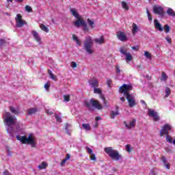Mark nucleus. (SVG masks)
<instances>
[{"mask_svg": "<svg viewBox=\"0 0 175 175\" xmlns=\"http://www.w3.org/2000/svg\"><path fill=\"white\" fill-rule=\"evenodd\" d=\"M3 120L8 134L11 139H14L16 132L14 131V126H16V131H19L20 129L18 126H17V118L10 112H5L3 114Z\"/></svg>", "mask_w": 175, "mask_h": 175, "instance_id": "f257e3e1", "label": "nucleus"}, {"mask_svg": "<svg viewBox=\"0 0 175 175\" xmlns=\"http://www.w3.org/2000/svg\"><path fill=\"white\" fill-rule=\"evenodd\" d=\"M104 151L109 155V158H111V159H116V161H120V159H122V155L120 154L118 150L113 149L112 147L105 148Z\"/></svg>", "mask_w": 175, "mask_h": 175, "instance_id": "f03ea898", "label": "nucleus"}, {"mask_svg": "<svg viewBox=\"0 0 175 175\" xmlns=\"http://www.w3.org/2000/svg\"><path fill=\"white\" fill-rule=\"evenodd\" d=\"M93 46L94 41L92 40V38L91 36L86 37L84 40L83 49L90 55L94 54V50H92Z\"/></svg>", "mask_w": 175, "mask_h": 175, "instance_id": "7ed1b4c3", "label": "nucleus"}, {"mask_svg": "<svg viewBox=\"0 0 175 175\" xmlns=\"http://www.w3.org/2000/svg\"><path fill=\"white\" fill-rule=\"evenodd\" d=\"M84 105L89 110L92 111H94V108L97 109V110H102V109H103V107L100 105L99 101L94 98H92L90 102L85 101Z\"/></svg>", "mask_w": 175, "mask_h": 175, "instance_id": "20e7f679", "label": "nucleus"}, {"mask_svg": "<svg viewBox=\"0 0 175 175\" xmlns=\"http://www.w3.org/2000/svg\"><path fill=\"white\" fill-rule=\"evenodd\" d=\"M17 140H19V142H21L23 144H30L31 147H35V140H33V138L31 135H29L28 137H25V135L20 137V135L16 136Z\"/></svg>", "mask_w": 175, "mask_h": 175, "instance_id": "39448f33", "label": "nucleus"}, {"mask_svg": "<svg viewBox=\"0 0 175 175\" xmlns=\"http://www.w3.org/2000/svg\"><path fill=\"white\" fill-rule=\"evenodd\" d=\"M133 88L132 84H123L119 88V92L120 94H123L124 96H126V95H131L129 91H132Z\"/></svg>", "mask_w": 175, "mask_h": 175, "instance_id": "423d86ee", "label": "nucleus"}, {"mask_svg": "<svg viewBox=\"0 0 175 175\" xmlns=\"http://www.w3.org/2000/svg\"><path fill=\"white\" fill-rule=\"evenodd\" d=\"M21 18H23V16H21V14H18L16 15V17L15 18L16 27L17 28H21V27H24V25H25V24H27V22H25V21H24Z\"/></svg>", "mask_w": 175, "mask_h": 175, "instance_id": "0eeeda50", "label": "nucleus"}, {"mask_svg": "<svg viewBox=\"0 0 175 175\" xmlns=\"http://www.w3.org/2000/svg\"><path fill=\"white\" fill-rule=\"evenodd\" d=\"M153 13L154 14H158L161 17L165 16V12H163V8L161 5H154L153 6Z\"/></svg>", "mask_w": 175, "mask_h": 175, "instance_id": "6e6552de", "label": "nucleus"}, {"mask_svg": "<svg viewBox=\"0 0 175 175\" xmlns=\"http://www.w3.org/2000/svg\"><path fill=\"white\" fill-rule=\"evenodd\" d=\"M172 129V126L169 124H165L163 126L162 129L160 131V136H163V135H168L169 131Z\"/></svg>", "mask_w": 175, "mask_h": 175, "instance_id": "1a4fd4ad", "label": "nucleus"}, {"mask_svg": "<svg viewBox=\"0 0 175 175\" xmlns=\"http://www.w3.org/2000/svg\"><path fill=\"white\" fill-rule=\"evenodd\" d=\"M148 114L149 117H152L154 121H159V116H158V112L155 111L154 109H148Z\"/></svg>", "mask_w": 175, "mask_h": 175, "instance_id": "9d476101", "label": "nucleus"}, {"mask_svg": "<svg viewBox=\"0 0 175 175\" xmlns=\"http://www.w3.org/2000/svg\"><path fill=\"white\" fill-rule=\"evenodd\" d=\"M126 99L129 103V107H135L136 106V102L135 101V97L131 94H127Z\"/></svg>", "mask_w": 175, "mask_h": 175, "instance_id": "9b49d317", "label": "nucleus"}, {"mask_svg": "<svg viewBox=\"0 0 175 175\" xmlns=\"http://www.w3.org/2000/svg\"><path fill=\"white\" fill-rule=\"evenodd\" d=\"M94 94H98V95H100V98L103 101V103H104L105 106H107V103H106V98H105V95H103L102 94V90L100 89L95 88L94 89Z\"/></svg>", "mask_w": 175, "mask_h": 175, "instance_id": "f8f14e48", "label": "nucleus"}, {"mask_svg": "<svg viewBox=\"0 0 175 175\" xmlns=\"http://www.w3.org/2000/svg\"><path fill=\"white\" fill-rule=\"evenodd\" d=\"M118 39L121 42H126L128 40V37L125 35V33L122 31H118L116 34Z\"/></svg>", "mask_w": 175, "mask_h": 175, "instance_id": "ddd939ff", "label": "nucleus"}, {"mask_svg": "<svg viewBox=\"0 0 175 175\" xmlns=\"http://www.w3.org/2000/svg\"><path fill=\"white\" fill-rule=\"evenodd\" d=\"M124 125L126 128V129H132V128H135V125H136V119H133L130 122H124Z\"/></svg>", "mask_w": 175, "mask_h": 175, "instance_id": "4468645a", "label": "nucleus"}, {"mask_svg": "<svg viewBox=\"0 0 175 175\" xmlns=\"http://www.w3.org/2000/svg\"><path fill=\"white\" fill-rule=\"evenodd\" d=\"M77 20L73 23L76 28H80V27H82L83 25H84V23H85V21L81 19V17L79 16V18H77Z\"/></svg>", "mask_w": 175, "mask_h": 175, "instance_id": "2eb2a0df", "label": "nucleus"}, {"mask_svg": "<svg viewBox=\"0 0 175 175\" xmlns=\"http://www.w3.org/2000/svg\"><path fill=\"white\" fill-rule=\"evenodd\" d=\"M120 52L126 56V61H132V55L130 53H126V50H124V48H120Z\"/></svg>", "mask_w": 175, "mask_h": 175, "instance_id": "dca6fc26", "label": "nucleus"}, {"mask_svg": "<svg viewBox=\"0 0 175 175\" xmlns=\"http://www.w3.org/2000/svg\"><path fill=\"white\" fill-rule=\"evenodd\" d=\"M154 28L157 29V31H159V32L163 31V27H162V25L160 24L158 19L154 20Z\"/></svg>", "mask_w": 175, "mask_h": 175, "instance_id": "f3484780", "label": "nucleus"}, {"mask_svg": "<svg viewBox=\"0 0 175 175\" xmlns=\"http://www.w3.org/2000/svg\"><path fill=\"white\" fill-rule=\"evenodd\" d=\"M89 84L92 88H98L99 87V82L95 79L89 81Z\"/></svg>", "mask_w": 175, "mask_h": 175, "instance_id": "a211bd4d", "label": "nucleus"}, {"mask_svg": "<svg viewBox=\"0 0 175 175\" xmlns=\"http://www.w3.org/2000/svg\"><path fill=\"white\" fill-rule=\"evenodd\" d=\"M31 35H33L35 40H36V42H38V43L41 44L42 42H41L40 36H39V34L36 32V31L33 30L31 31Z\"/></svg>", "mask_w": 175, "mask_h": 175, "instance_id": "6ab92c4d", "label": "nucleus"}, {"mask_svg": "<svg viewBox=\"0 0 175 175\" xmlns=\"http://www.w3.org/2000/svg\"><path fill=\"white\" fill-rule=\"evenodd\" d=\"M161 161L163 162L165 167H166L167 170H169L170 169V164L167 163V160L166 159V157H165V156L161 157Z\"/></svg>", "mask_w": 175, "mask_h": 175, "instance_id": "aec40b11", "label": "nucleus"}, {"mask_svg": "<svg viewBox=\"0 0 175 175\" xmlns=\"http://www.w3.org/2000/svg\"><path fill=\"white\" fill-rule=\"evenodd\" d=\"M38 113V108H30L27 110V116H32V114H36Z\"/></svg>", "mask_w": 175, "mask_h": 175, "instance_id": "412c9836", "label": "nucleus"}, {"mask_svg": "<svg viewBox=\"0 0 175 175\" xmlns=\"http://www.w3.org/2000/svg\"><path fill=\"white\" fill-rule=\"evenodd\" d=\"M94 42L97 43V44H103L105 43V37L102 36L99 38H96Z\"/></svg>", "mask_w": 175, "mask_h": 175, "instance_id": "4be33fe9", "label": "nucleus"}, {"mask_svg": "<svg viewBox=\"0 0 175 175\" xmlns=\"http://www.w3.org/2000/svg\"><path fill=\"white\" fill-rule=\"evenodd\" d=\"M167 75H166L165 72H161V77L160 78L161 81H164V83H166L167 81Z\"/></svg>", "mask_w": 175, "mask_h": 175, "instance_id": "5701e85b", "label": "nucleus"}, {"mask_svg": "<svg viewBox=\"0 0 175 175\" xmlns=\"http://www.w3.org/2000/svg\"><path fill=\"white\" fill-rule=\"evenodd\" d=\"M116 116H120V111H118V106H116V111H112L111 113V118L113 120V118H116Z\"/></svg>", "mask_w": 175, "mask_h": 175, "instance_id": "b1692460", "label": "nucleus"}, {"mask_svg": "<svg viewBox=\"0 0 175 175\" xmlns=\"http://www.w3.org/2000/svg\"><path fill=\"white\" fill-rule=\"evenodd\" d=\"M70 12L72 13V16L75 18H79L80 17V15H79V13H77V11H76V9L75 8H70Z\"/></svg>", "mask_w": 175, "mask_h": 175, "instance_id": "393cba45", "label": "nucleus"}, {"mask_svg": "<svg viewBox=\"0 0 175 175\" xmlns=\"http://www.w3.org/2000/svg\"><path fill=\"white\" fill-rule=\"evenodd\" d=\"M10 111L13 114H20V110L18 108H14V107H10Z\"/></svg>", "mask_w": 175, "mask_h": 175, "instance_id": "a878e982", "label": "nucleus"}, {"mask_svg": "<svg viewBox=\"0 0 175 175\" xmlns=\"http://www.w3.org/2000/svg\"><path fill=\"white\" fill-rule=\"evenodd\" d=\"M138 31H139V27H137V25H136V23H133V29H132L133 35L134 36L136 35Z\"/></svg>", "mask_w": 175, "mask_h": 175, "instance_id": "bb28decb", "label": "nucleus"}, {"mask_svg": "<svg viewBox=\"0 0 175 175\" xmlns=\"http://www.w3.org/2000/svg\"><path fill=\"white\" fill-rule=\"evenodd\" d=\"M38 167L40 170H43V169H46V167H47V163L43 161L40 165L38 166Z\"/></svg>", "mask_w": 175, "mask_h": 175, "instance_id": "cd10ccee", "label": "nucleus"}, {"mask_svg": "<svg viewBox=\"0 0 175 175\" xmlns=\"http://www.w3.org/2000/svg\"><path fill=\"white\" fill-rule=\"evenodd\" d=\"M48 73L52 80H54V81H57V76L53 74V72H51V70H48Z\"/></svg>", "mask_w": 175, "mask_h": 175, "instance_id": "c85d7f7f", "label": "nucleus"}, {"mask_svg": "<svg viewBox=\"0 0 175 175\" xmlns=\"http://www.w3.org/2000/svg\"><path fill=\"white\" fill-rule=\"evenodd\" d=\"M72 39L76 42L77 46H81V42H80V40H79L77 36H76V35H72Z\"/></svg>", "mask_w": 175, "mask_h": 175, "instance_id": "c756f323", "label": "nucleus"}, {"mask_svg": "<svg viewBox=\"0 0 175 175\" xmlns=\"http://www.w3.org/2000/svg\"><path fill=\"white\" fill-rule=\"evenodd\" d=\"M3 46H6V40L4 38H0V49H2Z\"/></svg>", "mask_w": 175, "mask_h": 175, "instance_id": "7c9ffc66", "label": "nucleus"}, {"mask_svg": "<svg viewBox=\"0 0 175 175\" xmlns=\"http://www.w3.org/2000/svg\"><path fill=\"white\" fill-rule=\"evenodd\" d=\"M122 7L124 10H129V7L128 6V3L125 1H122Z\"/></svg>", "mask_w": 175, "mask_h": 175, "instance_id": "2f4dec72", "label": "nucleus"}, {"mask_svg": "<svg viewBox=\"0 0 175 175\" xmlns=\"http://www.w3.org/2000/svg\"><path fill=\"white\" fill-rule=\"evenodd\" d=\"M40 27L42 31H44V32L49 33V28L47 27H46V25H44V24H41Z\"/></svg>", "mask_w": 175, "mask_h": 175, "instance_id": "473e14b6", "label": "nucleus"}, {"mask_svg": "<svg viewBox=\"0 0 175 175\" xmlns=\"http://www.w3.org/2000/svg\"><path fill=\"white\" fill-rule=\"evenodd\" d=\"M82 128H83V129H85V131H90L91 127L90 126V124H85L83 123L82 124Z\"/></svg>", "mask_w": 175, "mask_h": 175, "instance_id": "72a5a7b5", "label": "nucleus"}, {"mask_svg": "<svg viewBox=\"0 0 175 175\" xmlns=\"http://www.w3.org/2000/svg\"><path fill=\"white\" fill-rule=\"evenodd\" d=\"M167 13L169 16H172L173 17H174V11L173 10V9L168 8V10H167Z\"/></svg>", "mask_w": 175, "mask_h": 175, "instance_id": "f704fd0d", "label": "nucleus"}, {"mask_svg": "<svg viewBox=\"0 0 175 175\" xmlns=\"http://www.w3.org/2000/svg\"><path fill=\"white\" fill-rule=\"evenodd\" d=\"M55 118L57 122H62V118H61L59 115L55 113Z\"/></svg>", "mask_w": 175, "mask_h": 175, "instance_id": "c9c22d12", "label": "nucleus"}, {"mask_svg": "<svg viewBox=\"0 0 175 175\" xmlns=\"http://www.w3.org/2000/svg\"><path fill=\"white\" fill-rule=\"evenodd\" d=\"M164 29L165 31V33H169V32H170V26H169V25H165Z\"/></svg>", "mask_w": 175, "mask_h": 175, "instance_id": "e433bc0d", "label": "nucleus"}, {"mask_svg": "<svg viewBox=\"0 0 175 175\" xmlns=\"http://www.w3.org/2000/svg\"><path fill=\"white\" fill-rule=\"evenodd\" d=\"M5 149H6L7 154L8 155V157H12V154L13 153L12 152V151H10V148H9V146H5Z\"/></svg>", "mask_w": 175, "mask_h": 175, "instance_id": "4c0bfd02", "label": "nucleus"}, {"mask_svg": "<svg viewBox=\"0 0 175 175\" xmlns=\"http://www.w3.org/2000/svg\"><path fill=\"white\" fill-rule=\"evenodd\" d=\"M63 98L64 102H69L70 100V96H69V95H64Z\"/></svg>", "mask_w": 175, "mask_h": 175, "instance_id": "58836bf2", "label": "nucleus"}, {"mask_svg": "<svg viewBox=\"0 0 175 175\" xmlns=\"http://www.w3.org/2000/svg\"><path fill=\"white\" fill-rule=\"evenodd\" d=\"M146 13H147L148 18L149 21H152V16H151V14H150V11H148V9L146 10Z\"/></svg>", "mask_w": 175, "mask_h": 175, "instance_id": "ea45409f", "label": "nucleus"}, {"mask_svg": "<svg viewBox=\"0 0 175 175\" xmlns=\"http://www.w3.org/2000/svg\"><path fill=\"white\" fill-rule=\"evenodd\" d=\"M144 55L148 59H151V53H150L148 51H145Z\"/></svg>", "mask_w": 175, "mask_h": 175, "instance_id": "a19ab883", "label": "nucleus"}, {"mask_svg": "<svg viewBox=\"0 0 175 175\" xmlns=\"http://www.w3.org/2000/svg\"><path fill=\"white\" fill-rule=\"evenodd\" d=\"M88 23L90 25V27H92V28H94V24H95V23L92 21H91V19L88 18Z\"/></svg>", "mask_w": 175, "mask_h": 175, "instance_id": "79ce46f5", "label": "nucleus"}, {"mask_svg": "<svg viewBox=\"0 0 175 175\" xmlns=\"http://www.w3.org/2000/svg\"><path fill=\"white\" fill-rule=\"evenodd\" d=\"M170 88H165V96H166V98H167V96H169V95H170Z\"/></svg>", "mask_w": 175, "mask_h": 175, "instance_id": "37998d69", "label": "nucleus"}, {"mask_svg": "<svg viewBox=\"0 0 175 175\" xmlns=\"http://www.w3.org/2000/svg\"><path fill=\"white\" fill-rule=\"evenodd\" d=\"M25 10H26V12H28L29 13H31V12H32V8L29 5H26L25 6Z\"/></svg>", "mask_w": 175, "mask_h": 175, "instance_id": "c03bdc74", "label": "nucleus"}, {"mask_svg": "<svg viewBox=\"0 0 175 175\" xmlns=\"http://www.w3.org/2000/svg\"><path fill=\"white\" fill-rule=\"evenodd\" d=\"M116 75L118 76L120 73H121V69H120V66L117 65L116 66Z\"/></svg>", "mask_w": 175, "mask_h": 175, "instance_id": "a18cd8bd", "label": "nucleus"}, {"mask_svg": "<svg viewBox=\"0 0 175 175\" xmlns=\"http://www.w3.org/2000/svg\"><path fill=\"white\" fill-rule=\"evenodd\" d=\"M85 150H87V152L90 154V155L92 154V152H94V150H92V149H91L90 147L86 146L85 147Z\"/></svg>", "mask_w": 175, "mask_h": 175, "instance_id": "49530a36", "label": "nucleus"}, {"mask_svg": "<svg viewBox=\"0 0 175 175\" xmlns=\"http://www.w3.org/2000/svg\"><path fill=\"white\" fill-rule=\"evenodd\" d=\"M90 159L92 161H96V156H95V154L92 153V154H90Z\"/></svg>", "mask_w": 175, "mask_h": 175, "instance_id": "de8ad7c7", "label": "nucleus"}, {"mask_svg": "<svg viewBox=\"0 0 175 175\" xmlns=\"http://www.w3.org/2000/svg\"><path fill=\"white\" fill-rule=\"evenodd\" d=\"M165 40H167V43L172 44V38L169 36L165 37Z\"/></svg>", "mask_w": 175, "mask_h": 175, "instance_id": "09e8293b", "label": "nucleus"}, {"mask_svg": "<svg viewBox=\"0 0 175 175\" xmlns=\"http://www.w3.org/2000/svg\"><path fill=\"white\" fill-rule=\"evenodd\" d=\"M82 27H83V31H88V26H87V23L85 22L82 25Z\"/></svg>", "mask_w": 175, "mask_h": 175, "instance_id": "8fccbe9b", "label": "nucleus"}, {"mask_svg": "<svg viewBox=\"0 0 175 175\" xmlns=\"http://www.w3.org/2000/svg\"><path fill=\"white\" fill-rule=\"evenodd\" d=\"M71 68H77V64H76V62H71Z\"/></svg>", "mask_w": 175, "mask_h": 175, "instance_id": "3c124183", "label": "nucleus"}, {"mask_svg": "<svg viewBox=\"0 0 175 175\" xmlns=\"http://www.w3.org/2000/svg\"><path fill=\"white\" fill-rule=\"evenodd\" d=\"M126 150L128 151V152H131V145H126Z\"/></svg>", "mask_w": 175, "mask_h": 175, "instance_id": "603ef678", "label": "nucleus"}, {"mask_svg": "<svg viewBox=\"0 0 175 175\" xmlns=\"http://www.w3.org/2000/svg\"><path fill=\"white\" fill-rule=\"evenodd\" d=\"M46 113L49 114L50 116H53V114H54V113L50 109H46Z\"/></svg>", "mask_w": 175, "mask_h": 175, "instance_id": "864d4df0", "label": "nucleus"}, {"mask_svg": "<svg viewBox=\"0 0 175 175\" xmlns=\"http://www.w3.org/2000/svg\"><path fill=\"white\" fill-rule=\"evenodd\" d=\"M3 175H12V174L10 172H9V171L8 170H5L3 173Z\"/></svg>", "mask_w": 175, "mask_h": 175, "instance_id": "5fc2aeb1", "label": "nucleus"}, {"mask_svg": "<svg viewBox=\"0 0 175 175\" xmlns=\"http://www.w3.org/2000/svg\"><path fill=\"white\" fill-rule=\"evenodd\" d=\"M107 84L108 87H110L111 85V79H107Z\"/></svg>", "mask_w": 175, "mask_h": 175, "instance_id": "6e6d98bb", "label": "nucleus"}, {"mask_svg": "<svg viewBox=\"0 0 175 175\" xmlns=\"http://www.w3.org/2000/svg\"><path fill=\"white\" fill-rule=\"evenodd\" d=\"M140 103L142 104V105H144V107H147V104L146 103V101H144V100H142L140 101Z\"/></svg>", "mask_w": 175, "mask_h": 175, "instance_id": "4d7b16f0", "label": "nucleus"}, {"mask_svg": "<svg viewBox=\"0 0 175 175\" xmlns=\"http://www.w3.org/2000/svg\"><path fill=\"white\" fill-rule=\"evenodd\" d=\"M66 159H63L62 161V163H61V165L62 166H64V165H65V163H66Z\"/></svg>", "mask_w": 175, "mask_h": 175, "instance_id": "13d9d810", "label": "nucleus"}, {"mask_svg": "<svg viewBox=\"0 0 175 175\" xmlns=\"http://www.w3.org/2000/svg\"><path fill=\"white\" fill-rule=\"evenodd\" d=\"M64 159H66V161H69V159H70V154H67Z\"/></svg>", "mask_w": 175, "mask_h": 175, "instance_id": "bf43d9fd", "label": "nucleus"}, {"mask_svg": "<svg viewBox=\"0 0 175 175\" xmlns=\"http://www.w3.org/2000/svg\"><path fill=\"white\" fill-rule=\"evenodd\" d=\"M131 49L132 50L137 51V50H139V46H132Z\"/></svg>", "mask_w": 175, "mask_h": 175, "instance_id": "052dcab7", "label": "nucleus"}, {"mask_svg": "<svg viewBox=\"0 0 175 175\" xmlns=\"http://www.w3.org/2000/svg\"><path fill=\"white\" fill-rule=\"evenodd\" d=\"M150 175H157V174H155V172L154 170H150V172L149 174Z\"/></svg>", "mask_w": 175, "mask_h": 175, "instance_id": "680f3d73", "label": "nucleus"}, {"mask_svg": "<svg viewBox=\"0 0 175 175\" xmlns=\"http://www.w3.org/2000/svg\"><path fill=\"white\" fill-rule=\"evenodd\" d=\"M100 120H102V118H100V116H97V117H96V122L100 121Z\"/></svg>", "mask_w": 175, "mask_h": 175, "instance_id": "e2e57ef3", "label": "nucleus"}, {"mask_svg": "<svg viewBox=\"0 0 175 175\" xmlns=\"http://www.w3.org/2000/svg\"><path fill=\"white\" fill-rule=\"evenodd\" d=\"M69 126H70V124L66 123V127H65L66 131H68V128H69Z\"/></svg>", "mask_w": 175, "mask_h": 175, "instance_id": "0e129e2a", "label": "nucleus"}, {"mask_svg": "<svg viewBox=\"0 0 175 175\" xmlns=\"http://www.w3.org/2000/svg\"><path fill=\"white\" fill-rule=\"evenodd\" d=\"M69 126H70V124L66 123V127H65L66 131H68V128H69Z\"/></svg>", "mask_w": 175, "mask_h": 175, "instance_id": "69168bd1", "label": "nucleus"}, {"mask_svg": "<svg viewBox=\"0 0 175 175\" xmlns=\"http://www.w3.org/2000/svg\"><path fill=\"white\" fill-rule=\"evenodd\" d=\"M98 122H96L94 124V128H98Z\"/></svg>", "mask_w": 175, "mask_h": 175, "instance_id": "338daca9", "label": "nucleus"}, {"mask_svg": "<svg viewBox=\"0 0 175 175\" xmlns=\"http://www.w3.org/2000/svg\"><path fill=\"white\" fill-rule=\"evenodd\" d=\"M120 100L122 102H125V98L124 97H120Z\"/></svg>", "mask_w": 175, "mask_h": 175, "instance_id": "774afa93", "label": "nucleus"}]
</instances>
